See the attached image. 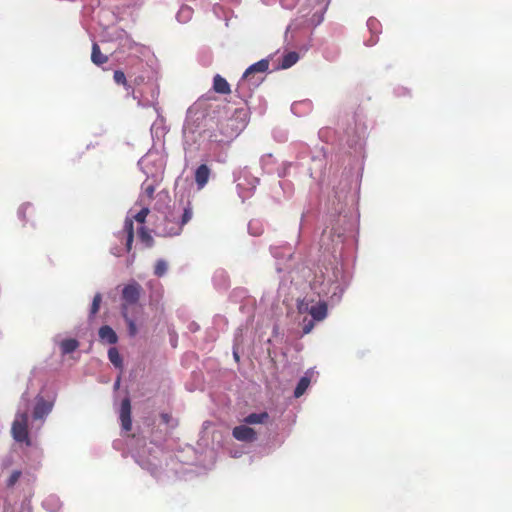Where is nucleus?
<instances>
[{
  "instance_id": "f257e3e1",
  "label": "nucleus",
  "mask_w": 512,
  "mask_h": 512,
  "mask_svg": "<svg viewBox=\"0 0 512 512\" xmlns=\"http://www.w3.org/2000/svg\"><path fill=\"white\" fill-rule=\"evenodd\" d=\"M207 117L201 111L188 109L186 119L183 125V141L185 149V158L187 159L193 150L199 149L205 140L209 142H220L213 132L206 128Z\"/></svg>"
},
{
  "instance_id": "f03ea898",
  "label": "nucleus",
  "mask_w": 512,
  "mask_h": 512,
  "mask_svg": "<svg viewBox=\"0 0 512 512\" xmlns=\"http://www.w3.org/2000/svg\"><path fill=\"white\" fill-rule=\"evenodd\" d=\"M297 311L299 314H309L311 319L304 317L302 320L303 334H309L315 322L323 321L328 315V305L325 300H321L319 295L307 294L302 299L297 300Z\"/></svg>"
},
{
  "instance_id": "7ed1b4c3",
  "label": "nucleus",
  "mask_w": 512,
  "mask_h": 512,
  "mask_svg": "<svg viewBox=\"0 0 512 512\" xmlns=\"http://www.w3.org/2000/svg\"><path fill=\"white\" fill-rule=\"evenodd\" d=\"M101 42L115 43L117 47L111 56L120 60L124 56H136L142 53L143 46L134 41L132 37L122 28L111 27L107 29L102 36Z\"/></svg>"
},
{
  "instance_id": "20e7f679",
  "label": "nucleus",
  "mask_w": 512,
  "mask_h": 512,
  "mask_svg": "<svg viewBox=\"0 0 512 512\" xmlns=\"http://www.w3.org/2000/svg\"><path fill=\"white\" fill-rule=\"evenodd\" d=\"M139 205L141 206L140 211L131 217L127 216L124 221L123 229L115 234L117 240L121 244H124V246L114 245L111 247L110 251L116 257H120L123 255L124 252H129L131 250L132 243L134 240L133 220H136L138 223L143 224L149 213L148 203H142Z\"/></svg>"
},
{
  "instance_id": "39448f33",
  "label": "nucleus",
  "mask_w": 512,
  "mask_h": 512,
  "mask_svg": "<svg viewBox=\"0 0 512 512\" xmlns=\"http://www.w3.org/2000/svg\"><path fill=\"white\" fill-rule=\"evenodd\" d=\"M138 165L146 178L162 181L166 160L162 152L149 150L139 161Z\"/></svg>"
},
{
  "instance_id": "423d86ee",
  "label": "nucleus",
  "mask_w": 512,
  "mask_h": 512,
  "mask_svg": "<svg viewBox=\"0 0 512 512\" xmlns=\"http://www.w3.org/2000/svg\"><path fill=\"white\" fill-rule=\"evenodd\" d=\"M233 176L238 195L242 201L251 197L259 184V178L253 176L246 167L234 171Z\"/></svg>"
},
{
  "instance_id": "0eeeda50",
  "label": "nucleus",
  "mask_w": 512,
  "mask_h": 512,
  "mask_svg": "<svg viewBox=\"0 0 512 512\" xmlns=\"http://www.w3.org/2000/svg\"><path fill=\"white\" fill-rule=\"evenodd\" d=\"M192 218V208L190 203L183 208L182 213L180 210H173L165 216V234L174 236L180 234L182 227L188 223Z\"/></svg>"
},
{
  "instance_id": "6e6552de",
  "label": "nucleus",
  "mask_w": 512,
  "mask_h": 512,
  "mask_svg": "<svg viewBox=\"0 0 512 512\" xmlns=\"http://www.w3.org/2000/svg\"><path fill=\"white\" fill-rule=\"evenodd\" d=\"M343 243V234L331 229H324L320 237L319 245L323 253L330 254L334 259L337 258V253L341 251Z\"/></svg>"
},
{
  "instance_id": "1a4fd4ad",
  "label": "nucleus",
  "mask_w": 512,
  "mask_h": 512,
  "mask_svg": "<svg viewBox=\"0 0 512 512\" xmlns=\"http://www.w3.org/2000/svg\"><path fill=\"white\" fill-rule=\"evenodd\" d=\"M264 79L265 76L256 74L255 72L246 76L245 71L237 83L236 93L242 100H246L251 96L252 92L262 84Z\"/></svg>"
},
{
  "instance_id": "9d476101",
  "label": "nucleus",
  "mask_w": 512,
  "mask_h": 512,
  "mask_svg": "<svg viewBox=\"0 0 512 512\" xmlns=\"http://www.w3.org/2000/svg\"><path fill=\"white\" fill-rule=\"evenodd\" d=\"M11 433L15 441L25 443L27 446L31 445L28 432V414L26 412L16 414L12 423Z\"/></svg>"
},
{
  "instance_id": "9b49d317",
  "label": "nucleus",
  "mask_w": 512,
  "mask_h": 512,
  "mask_svg": "<svg viewBox=\"0 0 512 512\" xmlns=\"http://www.w3.org/2000/svg\"><path fill=\"white\" fill-rule=\"evenodd\" d=\"M311 276V269L308 267H299L289 270L288 276L281 277L279 288H288L289 285L302 286V280H307Z\"/></svg>"
},
{
  "instance_id": "f8f14e48",
  "label": "nucleus",
  "mask_w": 512,
  "mask_h": 512,
  "mask_svg": "<svg viewBox=\"0 0 512 512\" xmlns=\"http://www.w3.org/2000/svg\"><path fill=\"white\" fill-rule=\"evenodd\" d=\"M148 88L151 90V98L145 95L144 91H136L132 90V96L134 99L138 101V106L141 107H150L153 106L155 110L158 112L156 108L157 99L159 96V89L155 84H150Z\"/></svg>"
},
{
  "instance_id": "ddd939ff",
  "label": "nucleus",
  "mask_w": 512,
  "mask_h": 512,
  "mask_svg": "<svg viewBox=\"0 0 512 512\" xmlns=\"http://www.w3.org/2000/svg\"><path fill=\"white\" fill-rule=\"evenodd\" d=\"M307 4L312 9H315V12L311 15L308 21L312 26L316 27L324 20V14L327 10L329 0H307Z\"/></svg>"
},
{
  "instance_id": "4468645a",
  "label": "nucleus",
  "mask_w": 512,
  "mask_h": 512,
  "mask_svg": "<svg viewBox=\"0 0 512 512\" xmlns=\"http://www.w3.org/2000/svg\"><path fill=\"white\" fill-rule=\"evenodd\" d=\"M233 437L242 442H253L257 439V433L246 425L236 426L232 430Z\"/></svg>"
},
{
  "instance_id": "2eb2a0df",
  "label": "nucleus",
  "mask_w": 512,
  "mask_h": 512,
  "mask_svg": "<svg viewBox=\"0 0 512 512\" xmlns=\"http://www.w3.org/2000/svg\"><path fill=\"white\" fill-rule=\"evenodd\" d=\"M211 169L207 164L199 165L194 172V179L198 190H202L209 182Z\"/></svg>"
},
{
  "instance_id": "dca6fc26",
  "label": "nucleus",
  "mask_w": 512,
  "mask_h": 512,
  "mask_svg": "<svg viewBox=\"0 0 512 512\" xmlns=\"http://www.w3.org/2000/svg\"><path fill=\"white\" fill-rule=\"evenodd\" d=\"M161 181H154L151 179L146 178V180L142 184V193L139 196V199L136 204H142V203H148L153 198L155 187L158 185Z\"/></svg>"
},
{
  "instance_id": "f3484780",
  "label": "nucleus",
  "mask_w": 512,
  "mask_h": 512,
  "mask_svg": "<svg viewBox=\"0 0 512 512\" xmlns=\"http://www.w3.org/2000/svg\"><path fill=\"white\" fill-rule=\"evenodd\" d=\"M120 420L122 428L125 431H130L132 428V420H131V404L128 398L122 400L121 408H120Z\"/></svg>"
},
{
  "instance_id": "a211bd4d",
  "label": "nucleus",
  "mask_w": 512,
  "mask_h": 512,
  "mask_svg": "<svg viewBox=\"0 0 512 512\" xmlns=\"http://www.w3.org/2000/svg\"><path fill=\"white\" fill-rule=\"evenodd\" d=\"M53 404L52 402L46 401L42 397L38 398L33 410V418L34 419H43L45 418L52 410Z\"/></svg>"
},
{
  "instance_id": "6ab92c4d",
  "label": "nucleus",
  "mask_w": 512,
  "mask_h": 512,
  "mask_svg": "<svg viewBox=\"0 0 512 512\" xmlns=\"http://www.w3.org/2000/svg\"><path fill=\"white\" fill-rule=\"evenodd\" d=\"M280 190L283 192V199H288L293 194V185L291 182L286 180L278 182V187L274 188L272 191L273 198L277 203L282 201V198L280 197Z\"/></svg>"
},
{
  "instance_id": "aec40b11",
  "label": "nucleus",
  "mask_w": 512,
  "mask_h": 512,
  "mask_svg": "<svg viewBox=\"0 0 512 512\" xmlns=\"http://www.w3.org/2000/svg\"><path fill=\"white\" fill-rule=\"evenodd\" d=\"M312 109L313 104L312 101L309 99L296 101L291 105L292 113L298 117L308 115L312 111Z\"/></svg>"
},
{
  "instance_id": "412c9836",
  "label": "nucleus",
  "mask_w": 512,
  "mask_h": 512,
  "mask_svg": "<svg viewBox=\"0 0 512 512\" xmlns=\"http://www.w3.org/2000/svg\"><path fill=\"white\" fill-rule=\"evenodd\" d=\"M367 28L371 33V37L365 42V45L373 46L378 41V34L381 32V24L376 18L371 17L367 20Z\"/></svg>"
},
{
  "instance_id": "4be33fe9",
  "label": "nucleus",
  "mask_w": 512,
  "mask_h": 512,
  "mask_svg": "<svg viewBox=\"0 0 512 512\" xmlns=\"http://www.w3.org/2000/svg\"><path fill=\"white\" fill-rule=\"evenodd\" d=\"M347 193H348V189L346 187L341 188L339 191L338 190L334 191L335 200H333V202H332V205L334 206L332 208L333 214L340 215L342 213L343 202L347 196Z\"/></svg>"
},
{
  "instance_id": "5701e85b",
  "label": "nucleus",
  "mask_w": 512,
  "mask_h": 512,
  "mask_svg": "<svg viewBox=\"0 0 512 512\" xmlns=\"http://www.w3.org/2000/svg\"><path fill=\"white\" fill-rule=\"evenodd\" d=\"M139 299V290H123V316L127 317L129 306L134 305Z\"/></svg>"
},
{
  "instance_id": "b1692460",
  "label": "nucleus",
  "mask_w": 512,
  "mask_h": 512,
  "mask_svg": "<svg viewBox=\"0 0 512 512\" xmlns=\"http://www.w3.org/2000/svg\"><path fill=\"white\" fill-rule=\"evenodd\" d=\"M108 55L101 52L100 46L97 42L93 41L91 51V61L96 66H102L108 61Z\"/></svg>"
},
{
  "instance_id": "393cba45",
  "label": "nucleus",
  "mask_w": 512,
  "mask_h": 512,
  "mask_svg": "<svg viewBox=\"0 0 512 512\" xmlns=\"http://www.w3.org/2000/svg\"><path fill=\"white\" fill-rule=\"evenodd\" d=\"M212 283L216 288H223L230 285V280L227 272L224 269L215 270Z\"/></svg>"
},
{
  "instance_id": "a878e982",
  "label": "nucleus",
  "mask_w": 512,
  "mask_h": 512,
  "mask_svg": "<svg viewBox=\"0 0 512 512\" xmlns=\"http://www.w3.org/2000/svg\"><path fill=\"white\" fill-rule=\"evenodd\" d=\"M99 338L101 341L108 344H115L118 341V336L115 331L108 325H104L99 329Z\"/></svg>"
},
{
  "instance_id": "bb28decb",
  "label": "nucleus",
  "mask_w": 512,
  "mask_h": 512,
  "mask_svg": "<svg viewBox=\"0 0 512 512\" xmlns=\"http://www.w3.org/2000/svg\"><path fill=\"white\" fill-rule=\"evenodd\" d=\"M268 69H269V59H267V58L261 59L260 61L250 65L246 69V76H248L254 72L256 74H262V76H266V72L268 71Z\"/></svg>"
},
{
  "instance_id": "cd10ccee",
  "label": "nucleus",
  "mask_w": 512,
  "mask_h": 512,
  "mask_svg": "<svg viewBox=\"0 0 512 512\" xmlns=\"http://www.w3.org/2000/svg\"><path fill=\"white\" fill-rule=\"evenodd\" d=\"M213 89L219 94H229L231 92L229 83L219 74H216L213 78Z\"/></svg>"
},
{
  "instance_id": "c85d7f7f",
  "label": "nucleus",
  "mask_w": 512,
  "mask_h": 512,
  "mask_svg": "<svg viewBox=\"0 0 512 512\" xmlns=\"http://www.w3.org/2000/svg\"><path fill=\"white\" fill-rule=\"evenodd\" d=\"M260 165L265 173L272 174L275 172L276 160L272 154H266L261 157Z\"/></svg>"
},
{
  "instance_id": "c756f323",
  "label": "nucleus",
  "mask_w": 512,
  "mask_h": 512,
  "mask_svg": "<svg viewBox=\"0 0 512 512\" xmlns=\"http://www.w3.org/2000/svg\"><path fill=\"white\" fill-rule=\"evenodd\" d=\"M193 16V9L188 5H182L176 14V20L179 23H187Z\"/></svg>"
},
{
  "instance_id": "7c9ffc66",
  "label": "nucleus",
  "mask_w": 512,
  "mask_h": 512,
  "mask_svg": "<svg viewBox=\"0 0 512 512\" xmlns=\"http://www.w3.org/2000/svg\"><path fill=\"white\" fill-rule=\"evenodd\" d=\"M269 418L267 412L262 413H251L244 418V423L246 424H260L265 423Z\"/></svg>"
},
{
  "instance_id": "2f4dec72",
  "label": "nucleus",
  "mask_w": 512,
  "mask_h": 512,
  "mask_svg": "<svg viewBox=\"0 0 512 512\" xmlns=\"http://www.w3.org/2000/svg\"><path fill=\"white\" fill-rule=\"evenodd\" d=\"M299 60V54L295 51H291L283 56L280 67L282 69H288L292 67Z\"/></svg>"
},
{
  "instance_id": "473e14b6",
  "label": "nucleus",
  "mask_w": 512,
  "mask_h": 512,
  "mask_svg": "<svg viewBox=\"0 0 512 512\" xmlns=\"http://www.w3.org/2000/svg\"><path fill=\"white\" fill-rule=\"evenodd\" d=\"M138 237H139V240L140 242L146 247V248H149V247H152L153 245V237L151 236V234L146 230V228L144 226H141L138 230Z\"/></svg>"
},
{
  "instance_id": "72a5a7b5",
  "label": "nucleus",
  "mask_w": 512,
  "mask_h": 512,
  "mask_svg": "<svg viewBox=\"0 0 512 512\" xmlns=\"http://www.w3.org/2000/svg\"><path fill=\"white\" fill-rule=\"evenodd\" d=\"M108 358L110 362L116 367L122 369L123 367V361L120 356V353L116 347H111L108 350Z\"/></svg>"
},
{
  "instance_id": "f704fd0d",
  "label": "nucleus",
  "mask_w": 512,
  "mask_h": 512,
  "mask_svg": "<svg viewBox=\"0 0 512 512\" xmlns=\"http://www.w3.org/2000/svg\"><path fill=\"white\" fill-rule=\"evenodd\" d=\"M79 346L76 339H65L61 342V350L63 354L74 352Z\"/></svg>"
},
{
  "instance_id": "c9c22d12",
  "label": "nucleus",
  "mask_w": 512,
  "mask_h": 512,
  "mask_svg": "<svg viewBox=\"0 0 512 512\" xmlns=\"http://www.w3.org/2000/svg\"><path fill=\"white\" fill-rule=\"evenodd\" d=\"M309 384H310V379L308 377H302L299 380V382L294 390V396L296 398H299L300 396H302L305 393V391L307 390V388L309 387Z\"/></svg>"
},
{
  "instance_id": "e433bc0d",
  "label": "nucleus",
  "mask_w": 512,
  "mask_h": 512,
  "mask_svg": "<svg viewBox=\"0 0 512 512\" xmlns=\"http://www.w3.org/2000/svg\"><path fill=\"white\" fill-rule=\"evenodd\" d=\"M311 160L313 163H315V167H310L309 170L312 173V171L315 169H322L325 165V157L324 154H322V150L317 152V155H313L311 157Z\"/></svg>"
},
{
  "instance_id": "4c0bfd02",
  "label": "nucleus",
  "mask_w": 512,
  "mask_h": 512,
  "mask_svg": "<svg viewBox=\"0 0 512 512\" xmlns=\"http://www.w3.org/2000/svg\"><path fill=\"white\" fill-rule=\"evenodd\" d=\"M167 270H168V263L163 259L157 260L155 267H154V274L158 277H162L166 274Z\"/></svg>"
},
{
  "instance_id": "58836bf2",
  "label": "nucleus",
  "mask_w": 512,
  "mask_h": 512,
  "mask_svg": "<svg viewBox=\"0 0 512 512\" xmlns=\"http://www.w3.org/2000/svg\"><path fill=\"white\" fill-rule=\"evenodd\" d=\"M212 11H213V14L218 18V19H224L226 21V26H228V23H227V14H228V11L220 4L216 3L213 5V8H212Z\"/></svg>"
},
{
  "instance_id": "ea45409f",
  "label": "nucleus",
  "mask_w": 512,
  "mask_h": 512,
  "mask_svg": "<svg viewBox=\"0 0 512 512\" xmlns=\"http://www.w3.org/2000/svg\"><path fill=\"white\" fill-rule=\"evenodd\" d=\"M262 224L258 220H251L248 223V232L253 236H258L262 233Z\"/></svg>"
},
{
  "instance_id": "a19ab883",
  "label": "nucleus",
  "mask_w": 512,
  "mask_h": 512,
  "mask_svg": "<svg viewBox=\"0 0 512 512\" xmlns=\"http://www.w3.org/2000/svg\"><path fill=\"white\" fill-rule=\"evenodd\" d=\"M113 79L117 84L124 85L127 91L131 88L130 85H128L127 83L126 76L123 71H114Z\"/></svg>"
},
{
  "instance_id": "79ce46f5",
  "label": "nucleus",
  "mask_w": 512,
  "mask_h": 512,
  "mask_svg": "<svg viewBox=\"0 0 512 512\" xmlns=\"http://www.w3.org/2000/svg\"><path fill=\"white\" fill-rule=\"evenodd\" d=\"M292 166L291 162H284L281 167H275V172L277 173L278 177L283 178L287 176L288 169Z\"/></svg>"
},
{
  "instance_id": "37998d69",
  "label": "nucleus",
  "mask_w": 512,
  "mask_h": 512,
  "mask_svg": "<svg viewBox=\"0 0 512 512\" xmlns=\"http://www.w3.org/2000/svg\"><path fill=\"white\" fill-rule=\"evenodd\" d=\"M21 474L22 473L20 470L13 471L7 480V486L8 487L14 486L17 483V481L19 480Z\"/></svg>"
},
{
  "instance_id": "c03bdc74",
  "label": "nucleus",
  "mask_w": 512,
  "mask_h": 512,
  "mask_svg": "<svg viewBox=\"0 0 512 512\" xmlns=\"http://www.w3.org/2000/svg\"><path fill=\"white\" fill-rule=\"evenodd\" d=\"M100 303H101V295L96 294L93 298V302L91 305V315H95L99 311Z\"/></svg>"
},
{
  "instance_id": "a18cd8bd",
  "label": "nucleus",
  "mask_w": 512,
  "mask_h": 512,
  "mask_svg": "<svg viewBox=\"0 0 512 512\" xmlns=\"http://www.w3.org/2000/svg\"><path fill=\"white\" fill-rule=\"evenodd\" d=\"M279 2L285 9H293L298 3V0H279Z\"/></svg>"
},
{
  "instance_id": "49530a36",
  "label": "nucleus",
  "mask_w": 512,
  "mask_h": 512,
  "mask_svg": "<svg viewBox=\"0 0 512 512\" xmlns=\"http://www.w3.org/2000/svg\"><path fill=\"white\" fill-rule=\"evenodd\" d=\"M164 130L165 129L163 127L158 126V122L157 121L154 122L152 124V126H151V133H152L153 136L156 135L158 137L159 136V131L161 132L162 135L165 134Z\"/></svg>"
},
{
  "instance_id": "de8ad7c7",
  "label": "nucleus",
  "mask_w": 512,
  "mask_h": 512,
  "mask_svg": "<svg viewBox=\"0 0 512 512\" xmlns=\"http://www.w3.org/2000/svg\"><path fill=\"white\" fill-rule=\"evenodd\" d=\"M124 318L126 319V321L128 323L130 335L134 336L137 332L135 322L132 319H130L128 316L124 317Z\"/></svg>"
},
{
  "instance_id": "09e8293b",
  "label": "nucleus",
  "mask_w": 512,
  "mask_h": 512,
  "mask_svg": "<svg viewBox=\"0 0 512 512\" xmlns=\"http://www.w3.org/2000/svg\"><path fill=\"white\" fill-rule=\"evenodd\" d=\"M28 207H30V203H24L20 206V208L18 209V217L20 219H25V212Z\"/></svg>"
},
{
  "instance_id": "8fccbe9b",
  "label": "nucleus",
  "mask_w": 512,
  "mask_h": 512,
  "mask_svg": "<svg viewBox=\"0 0 512 512\" xmlns=\"http://www.w3.org/2000/svg\"><path fill=\"white\" fill-rule=\"evenodd\" d=\"M309 211H304L301 215L300 225H299V236L302 233V229L304 227L305 219L308 217Z\"/></svg>"
},
{
  "instance_id": "3c124183",
  "label": "nucleus",
  "mask_w": 512,
  "mask_h": 512,
  "mask_svg": "<svg viewBox=\"0 0 512 512\" xmlns=\"http://www.w3.org/2000/svg\"><path fill=\"white\" fill-rule=\"evenodd\" d=\"M300 148H301V152L299 153L298 157L300 159H303L304 158V154H307V155L309 154V148L307 146H305V145H301Z\"/></svg>"
},
{
  "instance_id": "603ef678",
  "label": "nucleus",
  "mask_w": 512,
  "mask_h": 512,
  "mask_svg": "<svg viewBox=\"0 0 512 512\" xmlns=\"http://www.w3.org/2000/svg\"><path fill=\"white\" fill-rule=\"evenodd\" d=\"M160 417H161V420H162L165 424H168V423L170 422V420H171V415H170V414H168V413H162V414L160 415Z\"/></svg>"
},
{
  "instance_id": "864d4df0",
  "label": "nucleus",
  "mask_w": 512,
  "mask_h": 512,
  "mask_svg": "<svg viewBox=\"0 0 512 512\" xmlns=\"http://www.w3.org/2000/svg\"><path fill=\"white\" fill-rule=\"evenodd\" d=\"M150 84L151 83L146 84L142 89L139 90L144 91L145 95H147L149 98H151V90L148 88Z\"/></svg>"
},
{
  "instance_id": "5fc2aeb1",
  "label": "nucleus",
  "mask_w": 512,
  "mask_h": 512,
  "mask_svg": "<svg viewBox=\"0 0 512 512\" xmlns=\"http://www.w3.org/2000/svg\"><path fill=\"white\" fill-rule=\"evenodd\" d=\"M407 89L406 88H400L397 90V94L400 96V95H405L407 93Z\"/></svg>"
},
{
  "instance_id": "6e6d98bb",
  "label": "nucleus",
  "mask_w": 512,
  "mask_h": 512,
  "mask_svg": "<svg viewBox=\"0 0 512 512\" xmlns=\"http://www.w3.org/2000/svg\"><path fill=\"white\" fill-rule=\"evenodd\" d=\"M123 288H127V289H130V288H139L138 284L137 283H132V284H127L125 285Z\"/></svg>"
},
{
  "instance_id": "4d7b16f0",
  "label": "nucleus",
  "mask_w": 512,
  "mask_h": 512,
  "mask_svg": "<svg viewBox=\"0 0 512 512\" xmlns=\"http://www.w3.org/2000/svg\"><path fill=\"white\" fill-rule=\"evenodd\" d=\"M285 269H287V267H285ZM276 270L280 273L284 270V268L280 265V263L278 262L277 265H276Z\"/></svg>"
},
{
  "instance_id": "13d9d810",
  "label": "nucleus",
  "mask_w": 512,
  "mask_h": 512,
  "mask_svg": "<svg viewBox=\"0 0 512 512\" xmlns=\"http://www.w3.org/2000/svg\"><path fill=\"white\" fill-rule=\"evenodd\" d=\"M276 0H262L263 3H265L266 5H270V4H273Z\"/></svg>"
},
{
  "instance_id": "bf43d9fd",
  "label": "nucleus",
  "mask_w": 512,
  "mask_h": 512,
  "mask_svg": "<svg viewBox=\"0 0 512 512\" xmlns=\"http://www.w3.org/2000/svg\"><path fill=\"white\" fill-rule=\"evenodd\" d=\"M119 385H120V377H118V379L115 382V388H118Z\"/></svg>"
},
{
  "instance_id": "052dcab7",
  "label": "nucleus",
  "mask_w": 512,
  "mask_h": 512,
  "mask_svg": "<svg viewBox=\"0 0 512 512\" xmlns=\"http://www.w3.org/2000/svg\"><path fill=\"white\" fill-rule=\"evenodd\" d=\"M234 358H235L236 360H239V356L237 355V353H236V352H234Z\"/></svg>"
},
{
  "instance_id": "680f3d73",
  "label": "nucleus",
  "mask_w": 512,
  "mask_h": 512,
  "mask_svg": "<svg viewBox=\"0 0 512 512\" xmlns=\"http://www.w3.org/2000/svg\"><path fill=\"white\" fill-rule=\"evenodd\" d=\"M134 258H135V255H132L130 262H132Z\"/></svg>"
},
{
  "instance_id": "e2e57ef3",
  "label": "nucleus",
  "mask_w": 512,
  "mask_h": 512,
  "mask_svg": "<svg viewBox=\"0 0 512 512\" xmlns=\"http://www.w3.org/2000/svg\"><path fill=\"white\" fill-rule=\"evenodd\" d=\"M310 288H313L315 284L312 285V283H309Z\"/></svg>"
}]
</instances>
